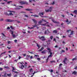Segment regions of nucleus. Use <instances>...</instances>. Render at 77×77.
Wrapping results in <instances>:
<instances>
[{
  "instance_id": "nucleus-37",
  "label": "nucleus",
  "mask_w": 77,
  "mask_h": 77,
  "mask_svg": "<svg viewBox=\"0 0 77 77\" xmlns=\"http://www.w3.org/2000/svg\"><path fill=\"white\" fill-rule=\"evenodd\" d=\"M71 29L67 30L66 31V32H67L68 33H69V32H70V31H71Z\"/></svg>"
},
{
  "instance_id": "nucleus-9",
  "label": "nucleus",
  "mask_w": 77,
  "mask_h": 77,
  "mask_svg": "<svg viewBox=\"0 0 77 77\" xmlns=\"http://www.w3.org/2000/svg\"><path fill=\"white\" fill-rule=\"evenodd\" d=\"M32 20L33 21L34 23H35V24H37V21L35 20V19H32Z\"/></svg>"
},
{
  "instance_id": "nucleus-51",
  "label": "nucleus",
  "mask_w": 77,
  "mask_h": 77,
  "mask_svg": "<svg viewBox=\"0 0 77 77\" xmlns=\"http://www.w3.org/2000/svg\"><path fill=\"white\" fill-rule=\"evenodd\" d=\"M37 59L38 60H39H39H41V59H40V58H37Z\"/></svg>"
},
{
  "instance_id": "nucleus-22",
  "label": "nucleus",
  "mask_w": 77,
  "mask_h": 77,
  "mask_svg": "<svg viewBox=\"0 0 77 77\" xmlns=\"http://www.w3.org/2000/svg\"><path fill=\"white\" fill-rule=\"evenodd\" d=\"M52 57V55H50L49 56H48V57H47V58L49 59L50 57Z\"/></svg>"
},
{
  "instance_id": "nucleus-56",
  "label": "nucleus",
  "mask_w": 77,
  "mask_h": 77,
  "mask_svg": "<svg viewBox=\"0 0 77 77\" xmlns=\"http://www.w3.org/2000/svg\"><path fill=\"white\" fill-rule=\"evenodd\" d=\"M53 41H55L56 42V38H54Z\"/></svg>"
},
{
  "instance_id": "nucleus-24",
  "label": "nucleus",
  "mask_w": 77,
  "mask_h": 77,
  "mask_svg": "<svg viewBox=\"0 0 77 77\" xmlns=\"http://www.w3.org/2000/svg\"><path fill=\"white\" fill-rule=\"evenodd\" d=\"M66 75V74L65 73H64L63 74V77H65Z\"/></svg>"
},
{
  "instance_id": "nucleus-54",
  "label": "nucleus",
  "mask_w": 77,
  "mask_h": 77,
  "mask_svg": "<svg viewBox=\"0 0 77 77\" xmlns=\"http://www.w3.org/2000/svg\"><path fill=\"white\" fill-rule=\"evenodd\" d=\"M3 70V69L2 67L0 68V71H2Z\"/></svg>"
},
{
  "instance_id": "nucleus-39",
  "label": "nucleus",
  "mask_w": 77,
  "mask_h": 77,
  "mask_svg": "<svg viewBox=\"0 0 77 77\" xmlns=\"http://www.w3.org/2000/svg\"><path fill=\"white\" fill-rule=\"evenodd\" d=\"M8 12H15V11H11L9 10L8 11Z\"/></svg>"
},
{
  "instance_id": "nucleus-28",
  "label": "nucleus",
  "mask_w": 77,
  "mask_h": 77,
  "mask_svg": "<svg viewBox=\"0 0 77 77\" xmlns=\"http://www.w3.org/2000/svg\"><path fill=\"white\" fill-rule=\"evenodd\" d=\"M4 67L5 68H6L7 69H9V67H8V66H7L6 67L5 66Z\"/></svg>"
},
{
  "instance_id": "nucleus-2",
  "label": "nucleus",
  "mask_w": 77,
  "mask_h": 77,
  "mask_svg": "<svg viewBox=\"0 0 77 77\" xmlns=\"http://www.w3.org/2000/svg\"><path fill=\"white\" fill-rule=\"evenodd\" d=\"M15 20H12L11 19H6L5 20V21L6 22H10V23H12V22H13Z\"/></svg>"
},
{
  "instance_id": "nucleus-6",
  "label": "nucleus",
  "mask_w": 77,
  "mask_h": 77,
  "mask_svg": "<svg viewBox=\"0 0 77 77\" xmlns=\"http://www.w3.org/2000/svg\"><path fill=\"white\" fill-rule=\"evenodd\" d=\"M10 32H11V35H12L13 37L14 38H15V35L13 34H14V31H12V30H10Z\"/></svg>"
},
{
  "instance_id": "nucleus-53",
  "label": "nucleus",
  "mask_w": 77,
  "mask_h": 77,
  "mask_svg": "<svg viewBox=\"0 0 77 77\" xmlns=\"http://www.w3.org/2000/svg\"><path fill=\"white\" fill-rule=\"evenodd\" d=\"M6 53V52H4L3 53H2L1 54V55L3 54H5Z\"/></svg>"
},
{
  "instance_id": "nucleus-48",
  "label": "nucleus",
  "mask_w": 77,
  "mask_h": 77,
  "mask_svg": "<svg viewBox=\"0 0 77 77\" xmlns=\"http://www.w3.org/2000/svg\"><path fill=\"white\" fill-rule=\"evenodd\" d=\"M10 28L12 29V30H13L14 29V28H13V27L12 26H10Z\"/></svg>"
},
{
  "instance_id": "nucleus-43",
  "label": "nucleus",
  "mask_w": 77,
  "mask_h": 77,
  "mask_svg": "<svg viewBox=\"0 0 77 77\" xmlns=\"http://www.w3.org/2000/svg\"><path fill=\"white\" fill-rule=\"evenodd\" d=\"M7 74V73H5L4 74V75L5 76V77H6V75Z\"/></svg>"
},
{
  "instance_id": "nucleus-18",
  "label": "nucleus",
  "mask_w": 77,
  "mask_h": 77,
  "mask_svg": "<svg viewBox=\"0 0 77 77\" xmlns=\"http://www.w3.org/2000/svg\"><path fill=\"white\" fill-rule=\"evenodd\" d=\"M53 32L54 33H57V30H54L53 31Z\"/></svg>"
},
{
  "instance_id": "nucleus-31",
  "label": "nucleus",
  "mask_w": 77,
  "mask_h": 77,
  "mask_svg": "<svg viewBox=\"0 0 77 77\" xmlns=\"http://www.w3.org/2000/svg\"><path fill=\"white\" fill-rule=\"evenodd\" d=\"M36 44H37V46L38 47V49H39V48H40V46H39V45L38 43H36Z\"/></svg>"
},
{
  "instance_id": "nucleus-58",
  "label": "nucleus",
  "mask_w": 77,
  "mask_h": 77,
  "mask_svg": "<svg viewBox=\"0 0 77 77\" xmlns=\"http://www.w3.org/2000/svg\"><path fill=\"white\" fill-rule=\"evenodd\" d=\"M23 55L24 56V57H25L26 56V54H23Z\"/></svg>"
},
{
  "instance_id": "nucleus-40",
  "label": "nucleus",
  "mask_w": 77,
  "mask_h": 77,
  "mask_svg": "<svg viewBox=\"0 0 77 77\" xmlns=\"http://www.w3.org/2000/svg\"><path fill=\"white\" fill-rule=\"evenodd\" d=\"M53 36H50V38L51 39H53Z\"/></svg>"
},
{
  "instance_id": "nucleus-62",
  "label": "nucleus",
  "mask_w": 77,
  "mask_h": 77,
  "mask_svg": "<svg viewBox=\"0 0 77 77\" xmlns=\"http://www.w3.org/2000/svg\"><path fill=\"white\" fill-rule=\"evenodd\" d=\"M61 65H62V63H60L59 64V66H61Z\"/></svg>"
},
{
  "instance_id": "nucleus-59",
  "label": "nucleus",
  "mask_w": 77,
  "mask_h": 77,
  "mask_svg": "<svg viewBox=\"0 0 77 77\" xmlns=\"http://www.w3.org/2000/svg\"><path fill=\"white\" fill-rule=\"evenodd\" d=\"M47 31L46 30L45 32V34H47Z\"/></svg>"
},
{
  "instance_id": "nucleus-36",
  "label": "nucleus",
  "mask_w": 77,
  "mask_h": 77,
  "mask_svg": "<svg viewBox=\"0 0 77 77\" xmlns=\"http://www.w3.org/2000/svg\"><path fill=\"white\" fill-rule=\"evenodd\" d=\"M74 32V31H72L71 32V33L70 34V35H72L73 34V33Z\"/></svg>"
},
{
  "instance_id": "nucleus-38",
  "label": "nucleus",
  "mask_w": 77,
  "mask_h": 77,
  "mask_svg": "<svg viewBox=\"0 0 77 77\" xmlns=\"http://www.w3.org/2000/svg\"><path fill=\"white\" fill-rule=\"evenodd\" d=\"M53 8V7H51L49 8V10H51V11H52V9Z\"/></svg>"
},
{
  "instance_id": "nucleus-42",
  "label": "nucleus",
  "mask_w": 77,
  "mask_h": 77,
  "mask_svg": "<svg viewBox=\"0 0 77 77\" xmlns=\"http://www.w3.org/2000/svg\"><path fill=\"white\" fill-rule=\"evenodd\" d=\"M32 71H33V69H32V68H31L29 69V71L30 72H32Z\"/></svg>"
},
{
  "instance_id": "nucleus-61",
  "label": "nucleus",
  "mask_w": 77,
  "mask_h": 77,
  "mask_svg": "<svg viewBox=\"0 0 77 77\" xmlns=\"http://www.w3.org/2000/svg\"><path fill=\"white\" fill-rule=\"evenodd\" d=\"M21 58V57L20 56H19L18 57V59H20Z\"/></svg>"
},
{
  "instance_id": "nucleus-25",
  "label": "nucleus",
  "mask_w": 77,
  "mask_h": 77,
  "mask_svg": "<svg viewBox=\"0 0 77 77\" xmlns=\"http://www.w3.org/2000/svg\"><path fill=\"white\" fill-rule=\"evenodd\" d=\"M77 60V58H76V57H75V58H73L72 59V60L73 61H74V60Z\"/></svg>"
},
{
  "instance_id": "nucleus-8",
  "label": "nucleus",
  "mask_w": 77,
  "mask_h": 77,
  "mask_svg": "<svg viewBox=\"0 0 77 77\" xmlns=\"http://www.w3.org/2000/svg\"><path fill=\"white\" fill-rule=\"evenodd\" d=\"M65 22L66 23H67V24H70L71 23V21H68V19H67L65 21Z\"/></svg>"
},
{
  "instance_id": "nucleus-3",
  "label": "nucleus",
  "mask_w": 77,
  "mask_h": 77,
  "mask_svg": "<svg viewBox=\"0 0 77 77\" xmlns=\"http://www.w3.org/2000/svg\"><path fill=\"white\" fill-rule=\"evenodd\" d=\"M21 5H28V3L26 2H20Z\"/></svg>"
},
{
  "instance_id": "nucleus-12",
  "label": "nucleus",
  "mask_w": 77,
  "mask_h": 77,
  "mask_svg": "<svg viewBox=\"0 0 77 77\" xmlns=\"http://www.w3.org/2000/svg\"><path fill=\"white\" fill-rule=\"evenodd\" d=\"M45 11L46 12H51V10H45Z\"/></svg>"
},
{
  "instance_id": "nucleus-50",
  "label": "nucleus",
  "mask_w": 77,
  "mask_h": 77,
  "mask_svg": "<svg viewBox=\"0 0 77 77\" xmlns=\"http://www.w3.org/2000/svg\"><path fill=\"white\" fill-rule=\"evenodd\" d=\"M24 17H27V18H28L29 17V16L26 15H25Z\"/></svg>"
},
{
  "instance_id": "nucleus-35",
  "label": "nucleus",
  "mask_w": 77,
  "mask_h": 77,
  "mask_svg": "<svg viewBox=\"0 0 77 77\" xmlns=\"http://www.w3.org/2000/svg\"><path fill=\"white\" fill-rule=\"evenodd\" d=\"M1 34L2 35H3V36H4V37H5V38L6 37V36H5V34H4V33H2Z\"/></svg>"
},
{
  "instance_id": "nucleus-46",
  "label": "nucleus",
  "mask_w": 77,
  "mask_h": 77,
  "mask_svg": "<svg viewBox=\"0 0 77 77\" xmlns=\"http://www.w3.org/2000/svg\"><path fill=\"white\" fill-rule=\"evenodd\" d=\"M28 28L29 29H33V28H33V27H32L30 28L29 26H28Z\"/></svg>"
},
{
  "instance_id": "nucleus-34",
  "label": "nucleus",
  "mask_w": 77,
  "mask_h": 77,
  "mask_svg": "<svg viewBox=\"0 0 77 77\" xmlns=\"http://www.w3.org/2000/svg\"><path fill=\"white\" fill-rule=\"evenodd\" d=\"M7 75L8 76V77H11V74H7Z\"/></svg>"
},
{
  "instance_id": "nucleus-5",
  "label": "nucleus",
  "mask_w": 77,
  "mask_h": 77,
  "mask_svg": "<svg viewBox=\"0 0 77 77\" xmlns=\"http://www.w3.org/2000/svg\"><path fill=\"white\" fill-rule=\"evenodd\" d=\"M48 50V53H50V55H52V52H51V50L50 49V48H47Z\"/></svg>"
},
{
  "instance_id": "nucleus-26",
  "label": "nucleus",
  "mask_w": 77,
  "mask_h": 77,
  "mask_svg": "<svg viewBox=\"0 0 77 77\" xmlns=\"http://www.w3.org/2000/svg\"><path fill=\"white\" fill-rule=\"evenodd\" d=\"M48 71H50V72H53V69L49 70H48Z\"/></svg>"
},
{
  "instance_id": "nucleus-19",
  "label": "nucleus",
  "mask_w": 77,
  "mask_h": 77,
  "mask_svg": "<svg viewBox=\"0 0 77 77\" xmlns=\"http://www.w3.org/2000/svg\"><path fill=\"white\" fill-rule=\"evenodd\" d=\"M44 48L43 47L41 48V49L38 50L39 51H41L42 50H43V49H44Z\"/></svg>"
},
{
  "instance_id": "nucleus-47",
  "label": "nucleus",
  "mask_w": 77,
  "mask_h": 77,
  "mask_svg": "<svg viewBox=\"0 0 77 77\" xmlns=\"http://www.w3.org/2000/svg\"><path fill=\"white\" fill-rule=\"evenodd\" d=\"M3 20H4V19L3 18L0 19V21H3Z\"/></svg>"
},
{
  "instance_id": "nucleus-55",
  "label": "nucleus",
  "mask_w": 77,
  "mask_h": 77,
  "mask_svg": "<svg viewBox=\"0 0 77 77\" xmlns=\"http://www.w3.org/2000/svg\"><path fill=\"white\" fill-rule=\"evenodd\" d=\"M7 30H9V29H10V27H8L7 28Z\"/></svg>"
},
{
  "instance_id": "nucleus-33",
  "label": "nucleus",
  "mask_w": 77,
  "mask_h": 77,
  "mask_svg": "<svg viewBox=\"0 0 77 77\" xmlns=\"http://www.w3.org/2000/svg\"><path fill=\"white\" fill-rule=\"evenodd\" d=\"M50 62H51V63H53V62H54V63H55V61H54V60H53V61H50Z\"/></svg>"
},
{
  "instance_id": "nucleus-29",
  "label": "nucleus",
  "mask_w": 77,
  "mask_h": 77,
  "mask_svg": "<svg viewBox=\"0 0 77 77\" xmlns=\"http://www.w3.org/2000/svg\"><path fill=\"white\" fill-rule=\"evenodd\" d=\"M37 26H38V25L35 24V25L33 26L32 27H36Z\"/></svg>"
},
{
  "instance_id": "nucleus-30",
  "label": "nucleus",
  "mask_w": 77,
  "mask_h": 77,
  "mask_svg": "<svg viewBox=\"0 0 77 77\" xmlns=\"http://www.w3.org/2000/svg\"><path fill=\"white\" fill-rule=\"evenodd\" d=\"M12 1H8L7 2V4H10V3H12Z\"/></svg>"
},
{
  "instance_id": "nucleus-57",
  "label": "nucleus",
  "mask_w": 77,
  "mask_h": 77,
  "mask_svg": "<svg viewBox=\"0 0 77 77\" xmlns=\"http://www.w3.org/2000/svg\"><path fill=\"white\" fill-rule=\"evenodd\" d=\"M8 44H9L11 43V42L10 41H8Z\"/></svg>"
},
{
  "instance_id": "nucleus-64",
  "label": "nucleus",
  "mask_w": 77,
  "mask_h": 77,
  "mask_svg": "<svg viewBox=\"0 0 77 77\" xmlns=\"http://www.w3.org/2000/svg\"><path fill=\"white\" fill-rule=\"evenodd\" d=\"M14 42H17V40H14Z\"/></svg>"
},
{
  "instance_id": "nucleus-27",
  "label": "nucleus",
  "mask_w": 77,
  "mask_h": 77,
  "mask_svg": "<svg viewBox=\"0 0 77 77\" xmlns=\"http://www.w3.org/2000/svg\"><path fill=\"white\" fill-rule=\"evenodd\" d=\"M12 68H13L12 70V72H14V71H15V68H14V67L13 66L12 67Z\"/></svg>"
},
{
  "instance_id": "nucleus-13",
  "label": "nucleus",
  "mask_w": 77,
  "mask_h": 77,
  "mask_svg": "<svg viewBox=\"0 0 77 77\" xmlns=\"http://www.w3.org/2000/svg\"><path fill=\"white\" fill-rule=\"evenodd\" d=\"M30 55H27L26 57V59L27 60H28L29 59L30 57Z\"/></svg>"
},
{
  "instance_id": "nucleus-7",
  "label": "nucleus",
  "mask_w": 77,
  "mask_h": 77,
  "mask_svg": "<svg viewBox=\"0 0 77 77\" xmlns=\"http://www.w3.org/2000/svg\"><path fill=\"white\" fill-rule=\"evenodd\" d=\"M52 21L53 22V23H56L57 24H60L59 22H57L56 21H54V20L53 19H52Z\"/></svg>"
},
{
  "instance_id": "nucleus-44",
  "label": "nucleus",
  "mask_w": 77,
  "mask_h": 77,
  "mask_svg": "<svg viewBox=\"0 0 77 77\" xmlns=\"http://www.w3.org/2000/svg\"><path fill=\"white\" fill-rule=\"evenodd\" d=\"M62 51H61V53H65V51L63 50H62Z\"/></svg>"
},
{
  "instance_id": "nucleus-49",
  "label": "nucleus",
  "mask_w": 77,
  "mask_h": 77,
  "mask_svg": "<svg viewBox=\"0 0 77 77\" xmlns=\"http://www.w3.org/2000/svg\"><path fill=\"white\" fill-rule=\"evenodd\" d=\"M36 72H34V73H33L32 74L34 75Z\"/></svg>"
},
{
  "instance_id": "nucleus-15",
  "label": "nucleus",
  "mask_w": 77,
  "mask_h": 77,
  "mask_svg": "<svg viewBox=\"0 0 77 77\" xmlns=\"http://www.w3.org/2000/svg\"><path fill=\"white\" fill-rule=\"evenodd\" d=\"M77 72L76 71H74L72 72V74H74V75H76L77 74Z\"/></svg>"
},
{
  "instance_id": "nucleus-16",
  "label": "nucleus",
  "mask_w": 77,
  "mask_h": 77,
  "mask_svg": "<svg viewBox=\"0 0 77 77\" xmlns=\"http://www.w3.org/2000/svg\"><path fill=\"white\" fill-rule=\"evenodd\" d=\"M24 68V66L23 65V64H22V65L20 67V68H21V69H23Z\"/></svg>"
},
{
  "instance_id": "nucleus-1",
  "label": "nucleus",
  "mask_w": 77,
  "mask_h": 77,
  "mask_svg": "<svg viewBox=\"0 0 77 77\" xmlns=\"http://www.w3.org/2000/svg\"><path fill=\"white\" fill-rule=\"evenodd\" d=\"M38 38L40 39H41V41H45V37L44 36H42V37H40V36H39Z\"/></svg>"
},
{
  "instance_id": "nucleus-20",
  "label": "nucleus",
  "mask_w": 77,
  "mask_h": 77,
  "mask_svg": "<svg viewBox=\"0 0 77 77\" xmlns=\"http://www.w3.org/2000/svg\"><path fill=\"white\" fill-rule=\"evenodd\" d=\"M73 13H75L76 15L77 14V11L76 10H75L73 12Z\"/></svg>"
},
{
  "instance_id": "nucleus-17",
  "label": "nucleus",
  "mask_w": 77,
  "mask_h": 77,
  "mask_svg": "<svg viewBox=\"0 0 77 77\" xmlns=\"http://www.w3.org/2000/svg\"><path fill=\"white\" fill-rule=\"evenodd\" d=\"M46 52V50H44L41 53H42L43 54H45V53Z\"/></svg>"
},
{
  "instance_id": "nucleus-11",
  "label": "nucleus",
  "mask_w": 77,
  "mask_h": 77,
  "mask_svg": "<svg viewBox=\"0 0 77 77\" xmlns=\"http://www.w3.org/2000/svg\"><path fill=\"white\" fill-rule=\"evenodd\" d=\"M66 60H67V58L65 57L63 61V62L64 64H66Z\"/></svg>"
},
{
  "instance_id": "nucleus-45",
  "label": "nucleus",
  "mask_w": 77,
  "mask_h": 77,
  "mask_svg": "<svg viewBox=\"0 0 77 77\" xmlns=\"http://www.w3.org/2000/svg\"><path fill=\"white\" fill-rule=\"evenodd\" d=\"M42 18H48L47 16H42Z\"/></svg>"
},
{
  "instance_id": "nucleus-52",
  "label": "nucleus",
  "mask_w": 77,
  "mask_h": 77,
  "mask_svg": "<svg viewBox=\"0 0 77 77\" xmlns=\"http://www.w3.org/2000/svg\"><path fill=\"white\" fill-rule=\"evenodd\" d=\"M7 48H8V50L11 49V47H9L8 46L7 47Z\"/></svg>"
},
{
  "instance_id": "nucleus-32",
  "label": "nucleus",
  "mask_w": 77,
  "mask_h": 77,
  "mask_svg": "<svg viewBox=\"0 0 77 77\" xmlns=\"http://www.w3.org/2000/svg\"><path fill=\"white\" fill-rule=\"evenodd\" d=\"M42 23V20H40L38 22V24H41Z\"/></svg>"
},
{
  "instance_id": "nucleus-21",
  "label": "nucleus",
  "mask_w": 77,
  "mask_h": 77,
  "mask_svg": "<svg viewBox=\"0 0 77 77\" xmlns=\"http://www.w3.org/2000/svg\"><path fill=\"white\" fill-rule=\"evenodd\" d=\"M48 59H49L48 58H47V59H46V61H45V63H47L48 61Z\"/></svg>"
},
{
  "instance_id": "nucleus-63",
  "label": "nucleus",
  "mask_w": 77,
  "mask_h": 77,
  "mask_svg": "<svg viewBox=\"0 0 77 77\" xmlns=\"http://www.w3.org/2000/svg\"><path fill=\"white\" fill-rule=\"evenodd\" d=\"M74 69H77V66H76L75 67V68H74Z\"/></svg>"
},
{
  "instance_id": "nucleus-23",
  "label": "nucleus",
  "mask_w": 77,
  "mask_h": 77,
  "mask_svg": "<svg viewBox=\"0 0 77 77\" xmlns=\"http://www.w3.org/2000/svg\"><path fill=\"white\" fill-rule=\"evenodd\" d=\"M33 17H39V15H37L36 14H35L33 15Z\"/></svg>"
},
{
  "instance_id": "nucleus-14",
  "label": "nucleus",
  "mask_w": 77,
  "mask_h": 77,
  "mask_svg": "<svg viewBox=\"0 0 77 77\" xmlns=\"http://www.w3.org/2000/svg\"><path fill=\"white\" fill-rule=\"evenodd\" d=\"M25 9L26 11H32V10H33L32 9H29V8Z\"/></svg>"
},
{
  "instance_id": "nucleus-60",
  "label": "nucleus",
  "mask_w": 77,
  "mask_h": 77,
  "mask_svg": "<svg viewBox=\"0 0 77 77\" xmlns=\"http://www.w3.org/2000/svg\"><path fill=\"white\" fill-rule=\"evenodd\" d=\"M54 3H55L53 1V3H52V5H54Z\"/></svg>"
},
{
  "instance_id": "nucleus-10",
  "label": "nucleus",
  "mask_w": 77,
  "mask_h": 77,
  "mask_svg": "<svg viewBox=\"0 0 77 77\" xmlns=\"http://www.w3.org/2000/svg\"><path fill=\"white\" fill-rule=\"evenodd\" d=\"M38 15H40V17H43L44 16H42V15H44V13L43 12L39 13L38 14Z\"/></svg>"
},
{
  "instance_id": "nucleus-41",
  "label": "nucleus",
  "mask_w": 77,
  "mask_h": 77,
  "mask_svg": "<svg viewBox=\"0 0 77 77\" xmlns=\"http://www.w3.org/2000/svg\"><path fill=\"white\" fill-rule=\"evenodd\" d=\"M29 2L31 3L32 2V1H33V2H35V1L34 0H29Z\"/></svg>"
},
{
  "instance_id": "nucleus-4",
  "label": "nucleus",
  "mask_w": 77,
  "mask_h": 77,
  "mask_svg": "<svg viewBox=\"0 0 77 77\" xmlns=\"http://www.w3.org/2000/svg\"><path fill=\"white\" fill-rule=\"evenodd\" d=\"M5 14L6 15H8V16H11V15H13V14L12 13H10L9 14H8V13H5Z\"/></svg>"
}]
</instances>
